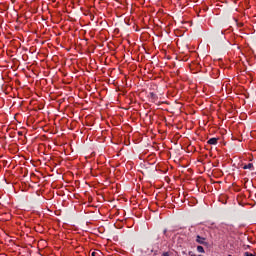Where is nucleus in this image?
<instances>
[{
  "mask_svg": "<svg viewBox=\"0 0 256 256\" xmlns=\"http://www.w3.org/2000/svg\"><path fill=\"white\" fill-rule=\"evenodd\" d=\"M191 256H195L194 254H192Z\"/></svg>",
  "mask_w": 256,
  "mask_h": 256,
  "instance_id": "nucleus-9",
  "label": "nucleus"
},
{
  "mask_svg": "<svg viewBox=\"0 0 256 256\" xmlns=\"http://www.w3.org/2000/svg\"><path fill=\"white\" fill-rule=\"evenodd\" d=\"M198 253H205V248L203 246H197Z\"/></svg>",
  "mask_w": 256,
  "mask_h": 256,
  "instance_id": "nucleus-4",
  "label": "nucleus"
},
{
  "mask_svg": "<svg viewBox=\"0 0 256 256\" xmlns=\"http://www.w3.org/2000/svg\"><path fill=\"white\" fill-rule=\"evenodd\" d=\"M208 145H217V138H210L208 140Z\"/></svg>",
  "mask_w": 256,
  "mask_h": 256,
  "instance_id": "nucleus-2",
  "label": "nucleus"
},
{
  "mask_svg": "<svg viewBox=\"0 0 256 256\" xmlns=\"http://www.w3.org/2000/svg\"><path fill=\"white\" fill-rule=\"evenodd\" d=\"M163 233L164 235H167V229H164Z\"/></svg>",
  "mask_w": 256,
  "mask_h": 256,
  "instance_id": "nucleus-8",
  "label": "nucleus"
},
{
  "mask_svg": "<svg viewBox=\"0 0 256 256\" xmlns=\"http://www.w3.org/2000/svg\"><path fill=\"white\" fill-rule=\"evenodd\" d=\"M91 256H101V252H92Z\"/></svg>",
  "mask_w": 256,
  "mask_h": 256,
  "instance_id": "nucleus-5",
  "label": "nucleus"
},
{
  "mask_svg": "<svg viewBox=\"0 0 256 256\" xmlns=\"http://www.w3.org/2000/svg\"><path fill=\"white\" fill-rule=\"evenodd\" d=\"M244 256H255V254L249 253V252H245V253H244Z\"/></svg>",
  "mask_w": 256,
  "mask_h": 256,
  "instance_id": "nucleus-6",
  "label": "nucleus"
},
{
  "mask_svg": "<svg viewBox=\"0 0 256 256\" xmlns=\"http://www.w3.org/2000/svg\"><path fill=\"white\" fill-rule=\"evenodd\" d=\"M162 256H169V252H164Z\"/></svg>",
  "mask_w": 256,
  "mask_h": 256,
  "instance_id": "nucleus-7",
  "label": "nucleus"
},
{
  "mask_svg": "<svg viewBox=\"0 0 256 256\" xmlns=\"http://www.w3.org/2000/svg\"><path fill=\"white\" fill-rule=\"evenodd\" d=\"M242 169H249L250 171H253V163L246 164L242 167Z\"/></svg>",
  "mask_w": 256,
  "mask_h": 256,
  "instance_id": "nucleus-3",
  "label": "nucleus"
},
{
  "mask_svg": "<svg viewBox=\"0 0 256 256\" xmlns=\"http://www.w3.org/2000/svg\"><path fill=\"white\" fill-rule=\"evenodd\" d=\"M196 243H199V245H208V243L206 242V238L201 237L200 235L196 236Z\"/></svg>",
  "mask_w": 256,
  "mask_h": 256,
  "instance_id": "nucleus-1",
  "label": "nucleus"
}]
</instances>
